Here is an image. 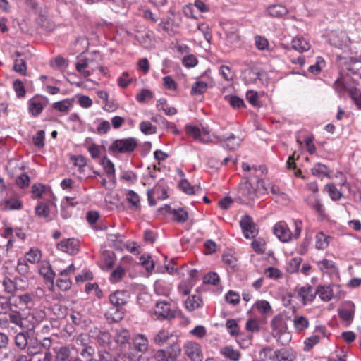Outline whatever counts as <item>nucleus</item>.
<instances>
[{"label": "nucleus", "instance_id": "1", "mask_svg": "<svg viewBox=\"0 0 361 361\" xmlns=\"http://www.w3.org/2000/svg\"><path fill=\"white\" fill-rule=\"evenodd\" d=\"M358 83L348 75L340 76L334 85V90L342 97L347 92L359 109H361V91L357 87Z\"/></svg>", "mask_w": 361, "mask_h": 361}, {"label": "nucleus", "instance_id": "2", "mask_svg": "<svg viewBox=\"0 0 361 361\" xmlns=\"http://www.w3.org/2000/svg\"><path fill=\"white\" fill-rule=\"evenodd\" d=\"M182 348L173 342L164 349L158 350L154 354L157 361H176L181 354Z\"/></svg>", "mask_w": 361, "mask_h": 361}, {"label": "nucleus", "instance_id": "3", "mask_svg": "<svg viewBox=\"0 0 361 361\" xmlns=\"http://www.w3.org/2000/svg\"><path fill=\"white\" fill-rule=\"evenodd\" d=\"M137 145V140L134 137L118 139L109 146V150L115 153L129 154L135 149Z\"/></svg>", "mask_w": 361, "mask_h": 361}, {"label": "nucleus", "instance_id": "4", "mask_svg": "<svg viewBox=\"0 0 361 361\" xmlns=\"http://www.w3.org/2000/svg\"><path fill=\"white\" fill-rule=\"evenodd\" d=\"M154 316L160 321L171 320L176 317V312L171 309L170 302L159 300L154 307Z\"/></svg>", "mask_w": 361, "mask_h": 361}, {"label": "nucleus", "instance_id": "5", "mask_svg": "<svg viewBox=\"0 0 361 361\" xmlns=\"http://www.w3.org/2000/svg\"><path fill=\"white\" fill-rule=\"evenodd\" d=\"M183 353L190 361H202L204 358L202 346L197 342L187 341L182 348Z\"/></svg>", "mask_w": 361, "mask_h": 361}, {"label": "nucleus", "instance_id": "6", "mask_svg": "<svg viewBox=\"0 0 361 361\" xmlns=\"http://www.w3.org/2000/svg\"><path fill=\"white\" fill-rule=\"evenodd\" d=\"M238 197L241 202L247 203L257 197V189L252 185L248 179L245 180L239 185Z\"/></svg>", "mask_w": 361, "mask_h": 361}, {"label": "nucleus", "instance_id": "7", "mask_svg": "<svg viewBox=\"0 0 361 361\" xmlns=\"http://www.w3.org/2000/svg\"><path fill=\"white\" fill-rule=\"evenodd\" d=\"M54 361H83L78 357H71V350L66 345H56L52 348Z\"/></svg>", "mask_w": 361, "mask_h": 361}, {"label": "nucleus", "instance_id": "8", "mask_svg": "<svg viewBox=\"0 0 361 361\" xmlns=\"http://www.w3.org/2000/svg\"><path fill=\"white\" fill-rule=\"evenodd\" d=\"M48 103L46 97L36 95L27 101L28 112L33 117L38 116Z\"/></svg>", "mask_w": 361, "mask_h": 361}, {"label": "nucleus", "instance_id": "9", "mask_svg": "<svg viewBox=\"0 0 361 361\" xmlns=\"http://www.w3.org/2000/svg\"><path fill=\"white\" fill-rule=\"evenodd\" d=\"M240 225L245 238H252L257 235L258 230L257 229L256 225L253 222L252 219L250 216L245 215L243 216L240 221Z\"/></svg>", "mask_w": 361, "mask_h": 361}, {"label": "nucleus", "instance_id": "10", "mask_svg": "<svg viewBox=\"0 0 361 361\" xmlns=\"http://www.w3.org/2000/svg\"><path fill=\"white\" fill-rule=\"evenodd\" d=\"M274 233L283 243H288L292 240V232L285 221H279L274 226Z\"/></svg>", "mask_w": 361, "mask_h": 361}, {"label": "nucleus", "instance_id": "11", "mask_svg": "<svg viewBox=\"0 0 361 361\" xmlns=\"http://www.w3.org/2000/svg\"><path fill=\"white\" fill-rule=\"evenodd\" d=\"M216 138L219 141L224 142L222 147L228 150H235L240 146L242 141L241 138L236 137L233 133L219 135L216 136Z\"/></svg>", "mask_w": 361, "mask_h": 361}, {"label": "nucleus", "instance_id": "12", "mask_svg": "<svg viewBox=\"0 0 361 361\" xmlns=\"http://www.w3.org/2000/svg\"><path fill=\"white\" fill-rule=\"evenodd\" d=\"M130 295L127 290H116L109 296V301L112 306L123 308L128 301Z\"/></svg>", "mask_w": 361, "mask_h": 361}, {"label": "nucleus", "instance_id": "13", "mask_svg": "<svg viewBox=\"0 0 361 361\" xmlns=\"http://www.w3.org/2000/svg\"><path fill=\"white\" fill-rule=\"evenodd\" d=\"M355 305L351 301L345 302L342 307L338 310V315L341 319L346 322L348 324H350L354 318Z\"/></svg>", "mask_w": 361, "mask_h": 361}, {"label": "nucleus", "instance_id": "14", "mask_svg": "<svg viewBox=\"0 0 361 361\" xmlns=\"http://www.w3.org/2000/svg\"><path fill=\"white\" fill-rule=\"evenodd\" d=\"M57 248L64 252L75 255L79 251L77 241L74 238L64 239L57 244Z\"/></svg>", "mask_w": 361, "mask_h": 361}, {"label": "nucleus", "instance_id": "15", "mask_svg": "<svg viewBox=\"0 0 361 361\" xmlns=\"http://www.w3.org/2000/svg\"><path fill=\"white\" fill-rule=\"evenodd\" d=\"M132 341L133 348L136 351L142 353L147 351L149 347V341L145 334H135L132 338Z\"/></svg>", "mask_w": 361, "mask_h": 361}, {"label": "nucleus", "instance_id": "16", "mask_svg": "<svg viewBox=\"0 0 361 361\" xmlns=\"http://www.w3.org/2000/svg\"><path fill=\"white\" fill-rule=\"evenodd\" d=\"M274 361H293L297 353L292 348H282L274 351Z\"/></svg>", "mask_w": 361, "mask_h": 361}, {"label": "nucleus", "instance_id": "17", "mask_svg": "<svg viewBox=\"0 0 361 361\" xmlns=\"http://www.w3.org/2000/svg\"><path fill=\"white\" fill-rule=\"evenodd\" d=\"M123 309L114 306L110 307L104 314V317L109 323L118 322L123 318Z\"/></svg>", "mask_w": 361, "mask_h": 361}, {"label": "nucleus", "instance_id": "18", "mask_svg": "<svg viewBox=\"0 0 361 361\" xmlns=\"http://www.w3.org/2000/svg\"><path fill=\"white\" fill-rule=\"evenodd\" d=\"M39 274L44 277L47 282H50L51 284H54L56 274L48 261L44 260L40 262Z\"/></svg>", "mask_w": 361, "mask_h": 361}, {"label": "nucleus", "instance_id": "19", "mask_svg": "<svg viewBox=\"0 0 361 361\" xmlns=\"http://www.w3.org/2000/svg\"><path fill=\"white\" fill-rule=\"evenodd\" d=\"M91 337L94 338L99 346L105 347L111 343V335L108 331L96 329L91 331Z\"/></svg>", "mask_w": 361, "mask_h": 361}, {"label": "nucleus", "instance_id": "20", "mask_svg": "<svg viewBox=\"0 0 361 361\" xmlns=\"http://www.w3.org/2000/svg\"><path fill=\"white\" fill-rule=\"evenodd\" d=\"M271 334L273 336L287 330V324L281 315L275 316L271 321Z\"/></svg>", "mask_w": 361, "mask_h": 361}, {"label": "nucleus", "instance_id": "21", "mask_svg": "<svg viewBox=\"0 0 361 361\" xmlns=\"http://www.w3.org/2000/svg\"><path fill=\"white\" fill-rule=\"evenodd\" d=\"M334 285L318 286L316 290L317 295L324 302L330 301L334 297L333 288Z\"/></svg>", "mask_w": 361, "mask_h": 361}, {"label": "nucleus", "instance_id": "22", "mask_svg": "<svg viewBox=\"0 0 361 361\" xmlns=\"http://www.w3.org/2000/svg\"><path fill=\"white\" fill-rule=\"evenodd\" d=\"M298 295L305 304L306 302L312 301L315 298L317 293L310 285L306 284L298 288Z\"/></svg>", "mask_w": 361, "mask_h": 361}, {"label": "nucleus", "instance_id": "23", "mask_svg": "<svg viewBox=\"0 0 361 361\" xmlns=\"http://www.w3.org/2000/svg\"><path fill=\"white\" fill-rule=\"evenodd\" d=\"M291 47L298 52H304L308 51L311 46L304 37H296L292 39Z\"/></svg>", "mask_w": 361, "mask_h": 361}, {"label": "nucleus", "instance_id": "24", "mask_svg": "<svg viewBox=\"0 0 361 361\" xmlns=\"http://www.w3.org/2000/svg\"><path fill=\"white\" fill-rule=\"evenodd\" d=\"M35 297V295L33 293H25L16 295L15 298L18 305L23 308H27L33 305Z\"/></svg>", "mask_w": 361, "mask_h": 361}, {"label": "nucleus", "instance_id": "25", "mask_svg": "<svg viewBox=\"0 0 361 361\" xmlns=\"http://www.w3.org/2000/svg\"><path fill=\"white\" fill-rule=\"evenodd\" d=\"M220 354L231 361H238L241 357V353L235 350L231 345H226L220 349Z\"/></svg>", "mask_w": 361, "mask_h": 361}, {"label": "nucleus", "instance_id": "26", "mask_svg": "<svg viewBox=\"0 0 361 361\" xmlns=\"http://www.w3.org/2000/svg\"><path fill=\"white\" fill-rule=\"evenodd\" d=\"M130 339V332L126 329H117L114 336L115 342L121 347L129 344Z\"/></svg>", "mask_w": 361, "mask_h": 361}, {"label": "nucleus", "instance_id": "27", "mask_svg": "<svg viewBox=\"0 0 361 361\" xmlns=\"http://www.w3.org/2000/svg\"><path fill=\"white\" fill-rule=\"evenodd\" d=\"M324 192H326L332 201L336 202L341 199L343 194L334 183H327L324 187Z\"/></svg>", "mask_w": 361, "mask_h": 361}, {"label": "nucleus", "instance_id": "28", "mask_svg": "<svg viewBox=\"0 0 361 361\" xmlns=\"http://www.w3.org/2000/svg\"><path fill=\"white\" fill-rule=\"evenodd\" d=\"M29 338L27 331L17 333L14 338L16 346L20 350L26 349V347L28 345Z\"/></svg>", "mask_w": 361, "mask_h": 361}, {"label": "nucleus", "instance_id": "29", "mask_svg": "<svg viewBox=\"0 0 361 361\" xmlns=\"http://www.w3.org/2000/svg\"><path fill=\"white\" fill-rule=\"evenodd\" d=\"M26 348L27 354L30 356L36 355L42 352L39 340L35 337L29 338L28 345Z\"/></svg>", "mask_w": 361, "mask_h": 361}, {"label": "nucleus", "instance_id": "30", "mask_svg": "<svg viewBox=\"0 0 361 361\" xmlns=\"http://www.w3.org/2000/svg\"><path fill=\"white\" fill-rule=\"evenodd\" d=\"M312 173L318 177H329L331 171L326 165L317 163L312 169Z\"/></svg>", "mask_w": 361, "mask_h": 361}, {"label": "nucleus", "instance_id": "31", "mask_svg": "<svg viewBox=\"0 0 361 361\" xmlns=\"http://www.w3.org/2000/svg\"><path fill=\"white\" fill-rule=\"evenodd\" d=\"M76 351L86 361H94L95 349L93 346L90 345L82 348H76Z\"/></svg>", "mask_w": 361, "mask_h": 361}, {"label": "nucleus", "instance_id": "32", "mask_svg": "<svg viewBox=\"0 0 361 361\" xmlns=\"http://www.w3.org/2000/svg\"><path fill=\"white\" fill-rule=\"evenodd\" d=\"M100 164L102 166L105 173L109 176V178L115 179L114 165L107 157H104L101 159Z\"/></svg>", "mask_w": 361, "mask_h": 361}, {"label": "nucleus", "instance_id": "33", "mask_svg": "<svg viewBox=\"0 0 361 361\" xmlns=\"http://www.w3.org/2000/svg\"><path fill=\"white\" fill-rule=\"evenodd\" d=\"M41 258L42 252L37 248L32 247L25 253L24 259L32 264H36L40 262Z\"/></svg>", "mask_w": 361, "mask_h": 361}, {"label": "nucleus", "instance_id": "34", "mask_svg": "<svg viewBox=\"0 0 361 361\" xmlns=\"http://www.w3.org/2000/svg\"><path fill=\"white\" fill-rule=\"evenodd\" d=\"M348 70L353 75H356L361 78V56L359 59L355 57L350 58Z\"/></svg>", "mask_w": 361, "mask_h": 361}, {"label": "nucleus", "instance_id": "35", "mask_svg": "<svg viewBox=\"0 0 361 361\" xmlns=\"http://www.w3.org/2000/svg\"><path fill=\"white\" fill-rule=\"evenodd\" d=\"M171 334L165 329L159 330L154 336V342L159 346L164 345L171 336Z\"/></svg>", "mask_w": 361, "mask_h": 361}, {"label": "nucleus", "instance_id": "36", "mask_svg": "<svg viewBox=\"0 0 361 361\" xmlns=\"http://www.w3.org/2000/svg\"><path fill=\"white\" fill-rule=\"evenodd\" d=\"M244 78L248 83H255L257 80H260L261 73L257 68H251L245 71Z\"/></svg>", "mask_w": 361, "mask_h": 361}, {"label": "nucleus", "instance_id": "37", "mask_svg": "<svg viewBox=\"0 0 361 361\" xmlns=\"http://www.w3.org/2000/svg\"><path fill=\"white\" fill-rule=\"evenodd\" d=\"M293 322L297 331H302L309 327V321L304 316H295Z\"/></svg>", "mask_w": 361, "mask_h": 361}, {"label": "nucleus", "instance_id": "38", "mask_svg": "<svg viewBox=\"0 0 361 361\" xmlns=\"http://www.w3.org/2000/svg\"><path fill=\"white\" fill-rule=\"evenodd\" d=\"M202 300L200 297L197 295H192L188 297L185 302V306L189 311H194L201 306Z\"/></svg>", "mask_w": 361, "mask_h": 361}, {"label": "nucleus", "instance_id": "39", "mask_svg": "<svg viewBox=\"0 0 361 361\" xmlns=\"http://www.w3.org/2000/svg\"><path fill=\"white\" fill-rule=\"evenodd\" d=\"M268 13L273 17L280 18L285 16L288 13V10L282 5H272L268 8Z\"/></svg>", "mask_w": 361, "mask_h": 361}, {"label": "nucleus", "instance_id": "40", "mask_svg": "<svg viewBox=\"0 0 361 361\" xmlns=\"http://www.w3.org/2000/svg\"><path fill=\"white\" fill-rule=\"evenodd\" d=\"M316 248L318 250H324L329 245L330 237L326 235L323 232H319L316 235Z\"/></svg>", "mask_w": 361, "mask_h": 361}, {"label": "nucleus", "instance_id": "41", "mask_svg": "<svg viewBox=\"0 0 361 361\" xmlns=\"http://www.w3.org/2000/svg\"><path fill=\"white\" fill-rule=\"evenodd\" d=\"M255 45L259 51H270L268 39L262 35H255L254 37Z\"/></svg>", "mask_w": 361, "mask_h": 361}, {"label": "nucleus", "instance_id": "42", "mask_svg": "<svg viewBox=\"0 0 361 361\" xmlns=\"http://www.w3.org/2000/svg\"><path fill=\"white\" fill-rule=\"evenodd\" d=\"M195 283L188 279L182 280L178 286V290L180 294L183 295H187L190 294L191 289L195 286Z\"/></svg>", "mask_w": 361, "mask_h": 361}, {"label": "nucleus", "instance_id": "43", "mask_svg": "<svg viewBox=\"0 0 361 361\" xmlns=\"http://www.w3.org/2000/svg\"><path fill=\"white\" fill-rule=\"evenodd\" d=\"M126 199L130 204V209H137L140 207V197L135 191L129 190L127 192Z\"/></svg>", "mask_w": 361, "mask_h": 361}, {"label": "nucleus", "instance_id": "44", "mask_svg": "<svg viewBox=\"0 0 361 361\" xmlns=\"http://www.w3.org/2000/svg\"><path fill=\"white\" fill-rule=\"evenodd\" d=\"M5 209L9 210L20 209L23 205L18 198L12 197L4 200Z\"/></svg>", "mask_w": 361, "mask_h": 361}, {"label": "nucleus", "instance_id": "45", "mask_svg": "<svg viewBox=\"0 0 361 361\" xmlns=\"http://www.w3.org/2000/svg\"><path fill=\"white\" fill-rule=\"evenodd\" d=\"M94 361H117L115 356L105 349L98 350Z\"/></svg>", "mask_w": 361, "mask_h": 361}, {"label": "nucleus", "instance_id": "46", "mask_svg": "<svg viewBox=\"0 0 361 361\" xmlns=\"http://www.w3.org/2000/svg\"><path fill=\"white\" fill-rule=\"evenodd\" d=\"M126 274L125 269L121 266L118 265L116 268L113 270L109 276V281L111 283L118 282Z\"/></svg>", "mask_w": 361, "mask_h": 361}, {"label": "nucleus", "instance_id": "47", "mask_svg": "<svg viewBox=\"0 0 361 361\" xmlns=\"http://www.w3.org/2000/svg\"><path fill=\"white\" fill-rule=\"evenodd\" d=\"M50 209L49 206L42 202H39L35 207V214L43 219H47L49 216Z\"/></svg>", "mask_w": 361, "mask_h": 361}, {"label": "nucleus", "instance_id": "48", "mask_svg": "<svg viewBox=\"0 0 361 361\" xmlns=\"http://www.w3.org/2000/svg\"><path fill=\"white\" fill-rule=\"evenodd\" d=\"M207 87L208 85L206 82L197 81L192 85L190 93L192 95L202 94L207 91Z\"/></svg>", "mask_w": 361, "mask_h": 361}, {"label": "nucleus", "instance_id": "49", "mask_svg": "<svg viewBox=\"0 0 361 361\" xmlns=\"http://www.w3.org/2000/svg\"><path fill=\"white\" fill-rule=\"evenodd\" d=\"M71 106V102L66 99L61 101L54 102L52 104V108L62 113H67Z\"/></svg>", "mask_w": 361, "mask_h": 361}, {"label": "nucleus", "instance_id": "50", "mask_svg": "<svg viewBox=\"0 0 361 361\" xmlns=\"http://www.w3.org/2000/svg\"><path fill=\"white\" fill-rule=\"evenodd\" d=\"M8 317L11 323L14 324L18 326H23V319L20 312L16 310H11L8 313Z\"/></svg>", "mask_w": 361, "mask_h": 361}, {"label": "nucleus", "instance_id": "51", "mask_svg": "<svg viewBox=\"0 0 361 361\" xmlns=\"http://www.w3.org/2000/svg\"><path fill=\"white\" fill-rule=\"evenodd\" d=\"M308 204L317 213L322 214L324 212V207L316 196H312L307 199Z\"/></svg>", "mask_w": 361, "mask_h": 361}, {"label": "nucleus", "instance_id": "52", "mask_svg": "<svg viewBox=\"0 0 361 361\" xmlns=\"http://www.w3.org/2000/svg\"><path fill=\"white\" fill-rule=\"evenodd\" d=\"M226 100L228 102L230 105L234 109H240L245 106V102L243 99L240 98L238 96H226Z\"/></svg>", "mask_w": 361, "mask_h": 361}, {"label": "nucleus", "instance_id": "53", "mask_svg": "<svg viewBox=\"0 0 361 361\" xmlns=\"http://www.w3.org/2000/svg\"><path fill=\"white\" fill-rule=\"evenodd\" d=\"M302 261V259L300 257L292 258L288 264L287 271L290 274L297 272L300 268Z\"/></svg>", "mask_w": 361, "mask_h": 361}, {"label": "nucleus", "instance_id": "54", "mask_svg": "<svg viewBox=\"0 0 361 361\" xmlns=\"http://www.w3.org/2000/svg\"><path fill=\"white\" fill-rule=\"evenodd\" d=\"M319 341L320 336L319 335H312L307 338L304 341V350L310 351Z\"/></svg>", "mask_w": 361, "mask_h": 361}, {"label": "nucleus", "instance_id": "55", "mask_svg": "<svg viewBox=\"0 0 361 361\" xmlns=\"http://www.w3.org/2000/svg\"><path fill=\"white\" fill-rule=\"evenodd\" d=\"M140 130L145 135H152L156 133L157 128L149 121H142L140 123Z\"/></svg>", "mask_w": 361, "mask_h": 361}, {"label": "nucleus", "instance_id": "56", "mask_svg": "<svg viewBox=\"0 0 361 361\" xmlns=\"http://www.w3.org/2000/svg\"><path fill=\"white\" fill-rule=\"evenodd\" d=\"M173 215L175 221L180 224L185 222L188 218V212L183 208L173 209Z\"/></svg>", "mask_w": 361, "mask_h": 361}, {"label": "nucleus", "instance_id": "57", "mask_svg": "<svg viewBox=\"0 0 361 361\" xmlns=\"http://www.w3.org/2000/svg\"><path fill=\"white\" fill-rule=\"evenodd\" d=\"M252 247L257 254H263L266 250V243L264 239L257 238L252 242Z\"/></svg>", "mask_w": 361, "mask_h": 361}, {"label": "nucleus", "instance_id": "58", "mask_svg": "<svg viewBox=\"0 0 361 361\" xmlns=\"http://www.w3.org/2000/svg\"><path fill=\"white\" fill-rule=\"evenodd\" d=\"M226 327L231 336H235L238 335L240 328L235 319H228L226 322Z\"/></svg>", "mask_w": 361, "mask_h": 361}, {"label": "nucleus", "instance_id": "59", "mask_svg": "<svg viewBox=\"0 0 361 361\" xmlns=\"http://www.w3.org/2000/svg\"><path fill=\"white\" fill-rule=\"evenodd\" d=\"M279 343L283 345H286L289 343L291 341L292 336L290 332L287 330L282 331L281 333L277 334V335L273 336Z\"/></svg>", "mask_w": 361, "mask_h": 361}, {"label": "nucleus", "instance_id": "60", "mask_svg": "<svg viewBox=\"0 0 361 361\" xmlns=\"http://www.w3.org/2000/svg\"><path fill=\"white\" fill-rule=\"evenodd\" d=\"M13 70L23 75H25L27 73V65L24 59H17L14 61Z\"/></svg>", "mask_w": 361, "mask_h": 361}, {"label": "nucleus", "instance_id": "61", "mask_svg": "<svg viewBox=\"0 0 361 361\" xmlns=\"http://www.w3.org/2000/svg\"><path fill=\"white\" fill-rule=\"evenodd\" d=\"M75 342L78 346L77 348H85L90 345V336L85 334H80L75 338Z\"/></svg>", "mask_w": 361, "mask_h": 361}, {"label": "nucleus", "instance_id": "62", "mask_svg": "<svg viewBox=\"0 0 361 361\" xmlns=\"http://www.w3.org/2000/svg\"><path fill=\"white\" fill-rule=\"evenodd\" d=\"M16 271L20 275L25 276L30 271V267L27 263L26 259L20 258L18 259Z\"/></svg>", "mask_w": 361, "mask_h": 361}, {"label": "nucleus", "instance_id": "63", "mask_svg": "<svg viewBox=\"0 0 361 361\" xmlns=\"http://www.w3.org/2000/svg\"><path fill=\"white\" fill-rule=\"evenodd\" d=\"M72 282L69 277H62L56 280V286L62 291H66L71 288Z\"/></svg>", "mask_w": 361, "mask_h": 361}, {"label": "nucleus", "instance_id": "64", "mask_svg": "<svg viewBox=\"0 0 361 361\" xmlns=\"http://www.w3.org/2000/svg\"><path fill=\"white\" fill-rule=\"evenodd\" d=\"M3 286L4 287V290L7 293L13 294L16 290V286L14 281L10 279L8 277H5L2 281Z\"/></svg>", "mask_w": 361, "mask_h": 361}]
</instances>
